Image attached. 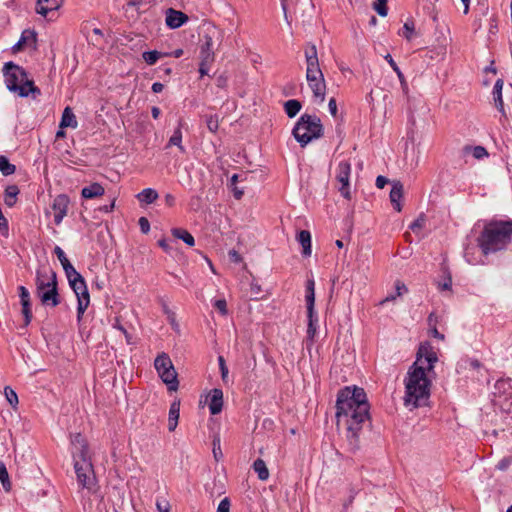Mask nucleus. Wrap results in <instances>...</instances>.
Segmentation results:
<instances>
[{"label": "nucleus", "mask_w": 512, "mask_h": 512, "mask_svg": "<svg viewBox=\"0 0 512 512\" xmlns=\"http://www.w3.org/2000/svg\"><path fill=\"white\" fill-rule=\"evenodd\" d=\"M36 293L43 305L56 307L60 304L57 274L52 269L37 270Z\"/></svg>", "instance_id": "nucleus-6"}, {"label": "nucleus", "mask_w": 512, "mask_h": 512, "mask_svg": "<svg viewBox=\"0 0 512 512\" xmlns=\"http://www.w3.org/2000/svg\"><path fill=\"white\" fill-rule=\"evenodd\" d=\"M328 108L331 113V115L336 116L337 114V104L336 100L334 98H331L328 103Z\"/></svg>", "instance_id": "nucleus-55"}, {"label": "nucleus", "mask_w": 512, "mask_h": 512, "mask_svg": "<svg viewBox=\"0 0 512 512\" xmlns=\"http://www.w3.org/2000/svg\"><path fill=\"white\" fill-rule=\"evenodd\" d=\"M163 88H164V85H163L162 83H160V82H155V83H153V84H152V87H151V89H152V91H153L154 93H160V92H162Z\"/></svg>", "instance_id": "nucleus-59"}, {"label": "nucleus", "mask_w": 512, "mask_h": 512, "mask_svg": "<svg viewBox=\"0 0 512 512\" xmlns=\"http://www.w3.org/2000/svg\"><path fill=\"white\" fill-rule=\"evenodd\" d=\"M253 469L257 473L258 478L261 481H265L269 478L268 468L266 466V463L262 459L258 458L254 461Z\"/></svg>", "instance_id": "nucleus-31"}, {"label": "nucleus", "mask_w": 512, "mask_h": 512, "mask_svg": "<svg viewBox=\"0 0 512 512\" xmlns=\"http://www.w3.org/2000/svg\"><path fill=\"white\" fill-rule=\"evenodd\" d=\"M233 187V195L236 199H241V197L243 196L244 194V191L243 190H240L238 187L236 186H232Z\"/></svg>", "instance_id": "nucleus-62"}, {"label": "nucleus", "mask_w": 512, "mask_h": 512, "mask_svg": "<svg viewBox=\"0 0 512 512\" xmlns=\"http://www.w3.org/2000/svg\"><path fill=\"white\" fill-rule=\"evenodd\" d=\"M184 122L182 119L179 120L177 128L174 130L172 136L169 139L168 146H177L180 152L185 153V148L182 145V131L181 128Z\"/></svg>", "instance_id": "nucleus-23"}, {"label": "nucleus", "mask_w": 512, "mask_h": 512, "mask_svg": "<svg viewBox=\"0 0 512 512\" xmlns=\"http://www.w3.org/2000/svg\"><path fill=\"white\" fill-rule=\"evenodd\" d=\"M465 363L468 364L470 368L475 370L479 369L482 366L480 361L477 359H467L465 360Z\"/></svg>", "instance_id": "nucleus-53"}, {"label": "nucleus", "mask_w": 512, "mask_h": 512, "mask_svg": "<svg viewBox=\"0 0 512 512\" xmlns=\"http://www.w3.org/2000/svg\"><path fill=\"white\" fill-rule=\"evenodd\" d=\"M168 55V53L159 52L157 50H151L143 52L142 58L148 65H154L158 61V59L166 57Z\"/></svg>", "instance_id": "nucleus-32"}, {"label": "nucleus", "mask_w": 512, "mask_h": 512, "mask_svg": "<svg viewBox=\"0 0 512 512\" xmlns=\"http://www.w3.org/2000/svg\"><path fill=\"white\" fill-rule=\"evenodd\" d=\"M0 482L3 486V489L6 492H9L11 490V482L9 479V474H8L7 468L3 462H0Z\"/></svg>", "instance_id": "nucleus-35"}, {"label": "nucleus", "mask_w": 512, "mask_h": 512, "mask_svg": "<svg viewBox=\"0 0 512 512\" xmlns=\"http://www.w3.org/2000/svg\"><path fill=\"white\" fill-rule=\"evenodd\" d=\"M512 241V220H493L485 224L478 237L484 255L507 249Z\"/></svg>", "instance_id": "nucleus-3"}, {"label": "nucleus", "mask_w": 512, "mask_h": 512, "mask_svg": "<svg viewBox=\"0 0 512 512\" xmlns=\"http://www.w3.org/2000/svg\"><path fill=\"white\" fill-rule=\"evenodd\" d=\"M231 502L228 497L223 498L217 507V512H230Z\"/></svg>", "instance_id": "nucleus-45"}, {"label": "nucleus", "mask_w": 512, "mask_h": 512, "mask_svg": "<svg viewBox=\"0 0 512 512\" xmlns=\"http://www.w3.org/2000/svg\"><path fill=\"white\" fill-rule=\"evenodd\" d=\"M512 464V457H505L501 459L497 464V469L505 471Z\"/></svg>", "instance_id": "nucleus-49"}, {"label": "nucleus", "mask_w": 512, "mask_h": 512, "mask_svg": "<svg viewBox=\"0 0 512 512\" xmlns=\"http://www.w3.org/2000/svg\"><path fill=\"white\" fill-rule=\"evenodd\" d=\"M104 192V187L101 184L95 182L89 186L84 187L81 191V196L85 199H93L102 196Z\"/></svg>", "instance_id": "nucleus-21"}, {"label": "nucleus", "mask_w": 512, "mask_h": 512, "mask_svg": "<svg viewBox=\"0 0 512 512\" xmlns=\"http://www.w3.org/2000/svg\"><path fill=\"white\" fill-rule=\"evenodd\" d=\"M306 59V80L311 88L314 97L320 98L321 101L325 99L326 84L324 75L319 66V59L316 45L307 43L305 47Z\"/></svg>", "instance_id": "nucleus-5"}, {"label": "nucleus", "mask_w": 512, "mask_h": 512, "mask_svg": "<svg viewBox=\"0 0 512 512\" xmlns=\"http://www.w3.org/2000/svg\"><path fill=\"white\" fill-rule=\"evenodd\" d=\"M54 253L56 254L58 260L60 261L63 270L65 272L66 277L70 275L71 273L75 272L76 269L73 267V265L70 263L68 258L66 257L65 252L62 250L61 247L55 246Z\"/></svg>", "instance_id": "nucleus-22"}, {"label": "nucleus", "mask_w": 512, "mask_h": 512, "mask_svg": "<svg viewBox=\"0 0 512 512\" xmlns=\"http://www.w3.org/2000/svg\"><path fill=\"white\" fill-rule=\"evenodd\" d=\"M301 107V102L296 99H291L284 103V110L289 118L295 117L301 110Z\"/></svg>", "instance_id": "nucleus-30"}, {"label": "nucleus", "mask_w": 512, "mask_h": 512, "mask_svg": "<svg viewBox=\"0 0 512 512\" xmlns=\"http://www.w3.org/2000/svg\"><path fill=\"white\" fill-rule=\"evenodd\" d=\"M87 446L83 445L79 453V460L75 459L74 468L78 484L86 489H91L95 482V476L91 462L86 458Z\"/></svg>", "instance_id": "nucleus-11"}, {"label": "nucleus", "mask_w": 512, "mask_h": 512, "mask_svg": "<svg viewBox=\"0 0 512 512\" xmlns=\"http://www.w3.org/2000/svg\"><path fill=\"white\" fill-rule=\"evenodd\" d=\"M156 507L159 512H170V504L165 499H157Z\"/></svg>", "instance_id": "nucleus-46"}, {"label": "nucleus", "mask_w": 512, "mask_h": 512, "mask_svg": "<svg viewBox=\"0 0 512 512\" xmlns=\"http://www.w3.org/2000/svg\"><path fill=\"white\" fill-rule=\"evenodd\" d=\"M436 323H437V316L435 315V313H431L428 316V324H429L430 328H432L433 326H436Z\"/></svg>", "instance_id": "nucleus-60"}, {"label": "nucleus", "mask_w": 512, "mask_h": 512, "mask_svg": "<svg viewBox=\"0 0 512 512\" xmlns=\"http://www.w3.org/2000/svg\"><path fill=\"white\" fill-rule=\"evenodd\" d=\"M214 307L222 314H227V304L224 299H218L214 302Z\"/></svg>", "instance_id": "nucleus-47"}, {"label": "nucleus", "mask_w": 512, "mask_h": 512, "mask_svg": "<svg viewBox=\"0 0 512 512\" xmlns=\"http://www.w3.org/2000/svg\"><path fill=\"white\" fill-rule=\"evenodd\" d=\"M389 197L394 209L400 212L402 210L400 200L403 197V185L400 181H394L392 183Z\"/></svg>", "instance_id": "nucleus-20"}, {"label": "nucleus", "mask_w": 512, "mask_h": 512, "mask_svg": "<svg viewBox=\"0 0 512 512\" xmlns=\"http://www.w3.org/2000/svg\"><path fill=\"white\" fill-rule=\"evenodd\" d=\"M16 171V166L11 164L5 156H0V172L4 176H10Z\"/></svg>", "instance_id": "nucleus-33"}, {"label": "nucleus", "mask_w": 512, "mask_h": 512, "mask_svg": "<svg viewBox=\"0 0 512 512\" xmlns=\"http://www.w3.org/2000/svg\"><path fill=\"white\" fill-rule=\"evenodd\" d=\"M69 285L77 297V320L82 316L90 303V296L84 277L77 270L67 276Z\"/></svg>", "instance_id": "nucleus-9"}, {"label": "nucleus", "mask_w": 512, "mask_h": 512, "mask_svg": "<svg viewBox=\"0 0 512 512\" xmlns=\"http://www.w3.org/2000/svg\"><path fill=\"white\" fill-rule=\"evenodd\" d=\"M395 289H396V296H398V297L408 291L406 285L400 281H397L395 283Z\"/></svg>", "instance_id": "nucleus-52"}, {"label": "nucleus", "mask_w": 512, "mask_h": 512, "mask_svg": "<svg viewBox=\"0 0 512 512\" xmlns=\"http://www.w3.org/2000/svg\"><path fill=\"white\" fill-rule=\"evenodd\" d=\"M207 128L210 132L216 133L219 128V117L218 115H210L206 118Z\"/></svg>", "instance_id": "nucleus-38"}, {"label": "nucleus", "mask_w": 512, "mask_h": 512, "mask_svg": "<svg viewBox=\"0 0 512 512\" xmlns=\"http://www.w3.org/2000/svg\"><path fill=\"white\" fill-rule=\"evenodd\" d=\"M369 403L363 388L345 387L338 392L336 401V419L339 425L345 422L346 439L349 450L356 452L360 448V434L363 425L370 420Z\"/></svg>", "instance_id": "nucleus-1"}, {"label": "nucleus", "mask_w": 512, "mask_h": 512, "mask_svg": "<svg viewBox=\"0 0 512 512\" xmlns=\"http://www.w3.org/2000/svg\"><path fill=\"white\" fill-rule=\"evenodd\" d=\"M154 367L161 380L167 385L168 390L176 391L179 381L177 372L168 354L164 352L159 354L154 361Z\"/></svg>", "instance_id": "nucleus-10"}, {"label": "nucleus", "mask_w": 512, "mask_h": 512, "mask_svg": "<svg viewBox=\"0 0 512 512\" xmlns=\"http://www.w3.org/2000/svg\"><path fill=\"white\" fill-rule=\"evenodd\" d=\"M414 30H415V26H414L413 21L405 22V24L403 26V33H402L403 37L406 38L407 40H411Z\"/></svg>", "instance_id": "nucleus-41"}, {"label": "nucleus", "mask_w": 512, "mask_h": 512, "mask_svg": "<svg viewBox=\"0 0 512 512\" xmlns=\"http://www.w3.org/2000/svg\"><path fill=\"white\" fill-rule=\"evenodd\" d=\"M180 412V403L174 401L169 409V418H168V429L169 431H174L178 424Z\"/></svg>", "instance_id": "nucleus-26"}, {"label": "nucleus", "mask_w": 512, "mask_h": 512, "mask_svg": "<svg viewBox=\"0 0 512 512\" xmlns=\"http://www.w3.org/2000/svg\"><path fill=\"white\" fill-rule=\"evenodd\" d=\"M69 203L70 200L66 194H59L54 198L51 208L54 212V223L56 225H60L67 215Z\"/></svg>", "instance_id": "nucleus-13"}, {"label": "nucleus", "mask_w": 512, "mask_h": 512, "mask_svg": "<svg viewBox=\"0 0 512 512\" xmlns=\"http://www.w3.org/2000/svg\"><path fill=\"white\" fill-rule=\"evenodd\" d=\"M165 202L168 206H173L175 204V197L171 194H166Z\"/></svg>", "instance_id": "nucleus-63"}, {"label": "nucleus", "mask_w": 512, "mask_h": 512, "mask_svg": "<svg viewBox=\"0 0 512 512\" xmlns=\"http://www.w3.org/2000/svg\"><path fill=\"white\" fill-rule=\"evenodd\" d=\"M37 33L31 29H25L18 42L12 47L14 52L20 51L24 45L31 46L36 49Z\"/></svg>", "instance_id": "nucleus-16"}, {"label": "nucleus", "mask_w": 512, "mask_h": 512, "mask_svg": "<svg viewBox=\"0 0 512 512\" xmlns=\"http://www.w3.org/2000/svg\"><path fill=\"white\" fill-rule=\"evenodd\" d=\"M306 308H307V336L305 344L307 349L310 351L314 343V338L317 333L318 317L316 315L315 306V282L313 279L306 281V294H305Z\"/></svg>", "instance_id": "nucleus-8"}, {"label": "nucleus", "mask_w": 512, "mask_h": 512, "mask_svg": "<svg viewBox=\"0 0 512 512\" xmlns=\"http://www.w3.org/2000/svg\"><path fill=\"white\" fill-rule=\"evenodd\" d=\"M292 134L296 141L305 147L312 140L323 136V125L318 116L303 114L296 122Z\"/></svg>", "instance_id": "nucleus-7"}, {"label": "nucleus", "mask_w": 512, "mask_h": 512, "mask_svg": "<svg viewBox=\"0 0 512 512\" xmlns=\"http://www.w3.org/2000/svg\"><path fill=\"white\" fill-rule=\"evenodd\" d=\"M19 297L21 302L30 301V293L24 286H19Z\"/></svg>", "instance_id": "nucleus-50"}, {"label": "nucleus", "mask_w": 512, "mask_h": 512, "mask_svg": "<svg viewBox=\"0 0 512 512\" xmlns=\"http://www.w3.org/2000/svg\"><path fill=\"white\" fill-rule=\"evenodd\" d=\"M430 333L434 338H437L439 340H444L445 338L444 335L437 330L436 326L430 328Z\"/></svg>", "instance_id": "nucleus-57"}, {"label": "nucleus", "mask_w": 512, "mask_h": 512, "mask_svg": "<svg viewBox=\"0 0 512 512\" xmlns=\"http://www.w3.org/2000/svg\"><path fill=\"white\" fill-rule=\"evenodd\" d=\"M158 198V193L156 190L152 188L143 189L140 193L137 194V199L140 202H144L146 204H151L156 201Z\"/></svg>", "instance_id": "nucleus-29"}, {"label": "nucleus", "mask_w": 512, "mask_h": 512, "mask_svg": "<svg viewBox=\"0 0 512 512\" xmlns=\"http://www.w3.org/2000/svg\"><path fill=\"white\" fill-rule=\"evenodd\" d=\"M425 224V217L421 214L414 222L409 226L411 230L417 231L423 228Z\"/></svg>", "instance_id": "nucleus-44"}, {"label": "nucleus", "mask_w": 512, "mask_h": 512, "mask_svg": "<svg viewBox=\"0 0 512 512\" xmlns=\"http://www.w3.org/2000/svg\"><path fill=\"white\" fill-rule=\"evenodd\" d=\"M5 84L10 92L17 94L19 97H28L32 95L35 99L41 95V90L34 85V81L28 78L26 70L13 63L6 62L2 69Z\"/></svg>", "instance_id": "nucleus-4"}, {"label": "nucleus", "mask_w": 512, "mask_h": 512, "mask_svg": "<svg viewBox=\"0 0 512 512\" xmlns=\"http://www.w3.org/2000/svg\"><path fill=\"white\" fill-rule=\"evenodd\" d=\"M188 20V16L181 11L169 8L166 12V25L172 29L181 27Z\"/></svg>", "instance_id": "nucleus-15"}, {"label": "nucleus", "mask_w": 512, "mask_h": 512, "mask_svg": "<svg viewBox=\"0 0 512 512\" xmlns=\"http://www.w3.org/2000/svg\"><path fill=\"white\" fill-rule=\"evenodd\" d=\"M218 364L221 372V378L223 382L226 383L228 379V367L226 366V362L223 356L218 357Z\"/></svg>", "instance_id": "nucleus-43"}, {"label": "nucleus", "mask_w": 512, "mask_h": 512, "mask_svg": "<svg viewBox=\"0 0 512 512\" xmlns=\"http://www.w3.org/2000/svg\"><path fill=\"white\" fill-rule=\"evenodd\" d=\"M213 456L216 461H219L223 457L220 446V438L218 436L213 439Z\"/></svg>", "instance_id": "nucleus-42"}, {"label": "nucleus", "mask_w": 512, "mask_h": 512, "mask_svg": "<svg viewBox=\"0 0 512 512\" xmlns=\"http://www.w3.org/2000/svg\"><path fill=\"white\" fill-rule=\"evenodd\" d=\"M464 152L465 153L471 152L473 157L478 160L483 159L484 157L488 156V152H487L486 148L483 146H474V147L465 146Z\"/></svg>", "instance_id": "nucleus-34"}, {"label": "nucleus", "mask_w": 512, "mask_h": 512, "mask_svg": "<svg viewBox=\"0 0 512 512\" xmlns=\"http://www.w3.org/2000/svg\"><path fill=\"white\" fill-rule=\"evenodd\" d=\"M452 285V280L449 277L443 284L439 285L441 290H450Z\"/></svg>", "instance_id": "nucleus-61"}, {"label": "nucleus", "mask_w": 512, "mask_h": 512, "mask_svg": "<svg viewBox=\"0 0 512 512\" xmlns=\"http://www.w3.org/2000/svg\"><path fill=\"white\" fill-rule=\"evenodd\" d=\"M158 245L167 253L171 251V246L166 239H160Z\"/></svg>", "instance_id": "nucleus-56"}, {"label": "nucleus", "mask_w": 512, "mask_h": 512, "mask_svg": "<svg viewBox=\"0 0 512 512\" xmlns=\"http://www.w3.org/2000/svg\"><path fill=\"white\" fill-rule=\"evenodd\" d=\"M385 60L389 63V65L391 66V68L396 72L401 84L404 86L406 85L405 83V79H404V75L403 73L401 72L400 68L398 67V65L396 64V62L393 60L392 56L390 54H387L385 56Z\"/></svg>", "instance_id": "nucleus-37"}, {"label": "nucleus", "mask_w": 512, "mask_h": 512, "mask_svg": "<svg viewBox=\"0 0 512 512\" xmlns=\"http://www.w3.org/2000/svg\"><path fill=\"white\" fill-rule=\"evenodd\" d=\"M417 361L410 367L405 379L404 403L417 408L427 404L430 397L431 382L425 370H432L438 358L429 343L421 344Z\"/></svg>", "instance_id": "nucleus-2"}, {"label": "nucleus", "mask_w": 512, "mask_h": 512, "mask_svg": "<svg viewBox=\"0 0 512 512\" xmlns=\"http://www.w3.org/2000/svg\"><path fill=\"white\" fill-rule=\"evenodd\" d=\"M298 242L301 244L304 256L311 255V234L308 230H301L297 236Z\"/></svg>", "instance_id": "nucleus-24"}, {"label": "nucleus", "mask_w": 512, "mask_h": 512, "mask_svg": "<svg viewBox=\"0 0 512 512\" xmlns=\"http://www.w3.org/2000/svg\"><path fill=\"white\" fill-rule=\"evenodd\" d=\"M4 393H5L6 399L10 405L15 406L18 404V396H17L16 392L11 387L6 386L4 388Z\"/></svg>", "instance_id": "nucleus-40"}, {"label": "nucleus", "mask_w": 512, "mask_h": 512, "mask_svg": "<svg viewBox=\"0 0 512 512\" xmlns=\"http://www.w3.org/2000/svg\"><path fill=\"white\" fill-rule=\"evenodd\" d=\"M281 6H282V10H283L284 18H285V20H286L287 24H288V25H290V24H291V21L289 20V17H288L286 0H281Z\"/></svg>", "instance_id": "nucleus-58"}, {"label": "nucleus", "mask_w": 512, "mask_h": 512, "mask_svg": "<svg viewBox=\"0 0 512 512\" xmlns=\"http://www.w3.org/2000/svg\"><path fill=\"white\" fill-rule=\"evenodd\" d=\"M161 111L157 106H153L151 108V114L154 119H157L160 115Z\"/></svg>", "instance_id": "nucleus-64"}, {"label": "nucleus", "mask_w": 512, "mask_h": 512, "mask_svg": "<svg viewBox=\"0 0 512 512\" xmlns=\"http://www.w3.org/2000/svg\"><path fill=\"white\" fill-rule=\"evenodd\" d=\"M63 2L64 0H38L36 12L52 20L55 12L63 5Z\"/></svg>", "instance_id": "nucleus-14"}, {"label": "nucleus", "mask_w": 512, "mask_h": 512, "mask_svg": "<svg viewBox=\"0 0 512 512\" xmlns=\"http://www.w3.org/2000/svg\"><path fill=\"white\" fill-rule=\"evenodd\" d=\"M60 127L61 128H67V127L76 128L77 127L76 117H75L72 109L69 106H67L62 113Z\"/></svg>", "instance_id": "nucleus-25"}, {"label": "nucleus", "mask_w": 512, "mask_h": 512, "mask_svg": "<svg viewBox=\"0 0 512 512\" xmlns=\"http://www.w3.org/2000/svg\"><path fill=\"white\" fill-rule=\"evenodd\" d=\"M20 190L17 185H9L4 192V202L8 207H13L17 202V195Z\"/></svg>", "instance_id": "nucleus-27"}, {"label": "nucleus", "mask_w": 512, "mask_h": 512, "mask_svg": "<svg viewBox=\"0 0 512 512\" xmlns=\"http://www.w3.org/2000/svg\"><path fill=\"white\" fill-rule=\"evenodd\" d=\"M387 183H388V179L386 177L382 176V175H379L376 178V186L379 189L384 188Z\"/></svg>", "instance_id": "nucleus-54"}, {"label": "nucleus", "mask_w": 512, "mask_h": 512, "mask_svg": "<svg viewBox=\"0 0 512 512\" xmlns=\"http://www.w3.org/2000/svg\"><path fill=\"white\" fill-rule=\"evenodd\" d=\"M223 408V391L214 388L210 391L209 411L212 415H217Z\"/></svg>", "instance_id": "nucleus-18"}, {"label": "nucleus", "mask_w": 512, "mask_h": 512, "mask_svg": "<svg viewBox=\"0 0 512 512\" xmlns=\"http://www.w3.org/2000/svg\"><path fill=\"white\" fill-rule=\"evenodd\" d=\"M503 85H504L503 79H500V78L497 79L494 84L492 94H493V100H494L495 107L501 113L502 117L507 118V114H506V111L504 108V101L502 98Z\"/></svg>", "instance_id": "nucleus-17"}, {"label": "nucleus", "mask_w": 512, "mask_h": 512, "mask_svg": "<svg viewBox=\"0 0 512 512\" xmlns=\"http://www.w3.org/2000/svg\"><path fill=\"white\" fill-rule=\"evenodd\" d=\"M212 63L213 62H205V61L201 60V62L199 64V73L201 74V76L208 74L210 65Z\"/></svg>", "instance_id": "nucleus-51"}, {"label": "nucleus", "mask_w": 512, "mask_h": 512, "mask_svg": "<svg viewBox=\"0 0 512 512\" xmlns=\"http://www.w3.org/2000/svg\"><path fill=\"white\" fill-rule=\"evenodd\" d=\"M350 175L351 164L348 161L339 162L336 170V180L340 183L338 190L340 194L348 200L352 197L350 191Z\"/></svg>", "instance_id": "nucleus-12"}, {"label": "nucleus", "mask_w": 512, "mask_h": 512, "mask_svg": "<svg viewBox=\"0 0 512 512\" xmlns=\"http://www.w3.org/2000/svg\"><path fill=\"white\" fill-rule=\"evenodd\" d=\"M138 223L142 233L147 234L150 231V223L146 217H140Z\"/></svg>", "instance_id": "nucleus-48"}, {"label": "nucleus", "mask_w": 512, "mask_h": 512, "mask_svg": "<svg viewBox=\"0 0 512 512\" xmlns=\"http://www.w3.org/2000/svg\"><path fill=\"white\" fill-rule=\"evenodd\" d=\"M22 305V314L24 316L25 325H29L32 319V312H31V302L25 301L21 302Z\"/></svg>", "instance_id": "nucleus-39"}, {"label": "nucleus", "mask_w": 512, "mask_h": 512, "mask_svg": "<svg viewBox=\"0 0 512 512\" xmlns=\"http://www.w3.org/2000/svg\"><path fill=\"white\" fill-rule=\"evenodd\" d=\"M204 43L201 46L200 58L205 62H214V50H213V36L210 34L204 35Z\"/></svg>", "instance_id": "nucleus-19"}, {"label": "nucleus", "mask_w": 512, "mask_h": 512, "mask_svg": "<svg viewBox=\"0 0 512 512\" xmlns=\"http://www.w3.org/2000/svg\"><path fill=\"white\" fill-rule=\"evenodd\" d=\"M171 232H172V235L175 238L181 239L188 246H191V247L194 246V244H195L194 237L186 229H183V228H173Z\"/></svg>", "instance_id": "nucleus-28"}, {"label": "nucleus", "mask_w": 512, "mask_h": 512, "mask_svg": "<svg viewBox=\"0 0 512 512\" xmlns=\"http://www.w3.org/2000/svg\"><path fill=\"white\" fill-rule=\"evenodd\" d=\"M388 0H376L373 3V9L381 16L385 17L388 14V7H387Z\"/></svg>", "instance_id": "nucleus-36"}]
</instances>
